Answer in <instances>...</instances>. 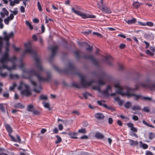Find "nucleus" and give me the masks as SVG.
I'll use <instances>...</instances> for the list:
<instances>
[{"label": "nucleus", "instance_id": "nucleus-1", "mask_svg": "<svg viewBox=\"0 0 155 155\" xmlns=\"http://www.w3.org/2000/svg\"><path fill=\"white\" fill-rule=\"evenodd\" d=\"M31 43L29 42L25 43V44L24 45L26 49L25 50L24 53L25 54L27 53H29L32 55L35 61V65L36 68L38 69V71H35L33 69L27 70H23V72L26 73L28 75V78L34 86V91L36 93H39L41 90V86L39 85L38 86L36 82L32 80V77L33 75L35 76L37 78L38 81L39 82H41L50 81L51 79V76L50 73L47 72L46 78H43L41 76V73L42 72L44 71V69L42 67L40 58L37 56V53L31 47Z\"/></svg>", "mask_w": 155, "mask_h": 155}, {"label": "nucleus", "instance_id": "nucleus-2", "mask_svg": "<svg viewBox=\"0 0 155 155\" xmlns=\"http://www.w3.org/2000/svg\"><path fill=\"white\" fill-rule=\"evenodd\" d=\"M3 36V38L1 37V48L3 45L2 40L3 39L6 41L5 51L1 57V69H6L8 71H11L15 69L16 68L15 61L17 60L15 56L10 57L9 55V48L10 45L9 40L11 38L13 37L14 33L13 31H12L8 34L6 31H4Z\"/></svg>", "mask_w": 155, "mask_h": 155}, {"label": "nucleus", "instance_id": "nucleus-3", "mask_svg": "<svg viewBox=\"0 0 155 155\" xmlns=\"http://www.w3.org/2000/svg\"><path fill=\"white\" fill-rule=\"evenodd\" d=\"M54 69L59 73L63 72L67 74L68 73L78 75L81 79V84L74 83L73 86L77 88H85L88 86H91L94 82V81H88L85 80V77L82 75L81 74L78 72L77 69L75 68L74 65L71 63L68 64V68L64 70H62L56 66H54Z\"/></svg>", "mask_w": 155, "mask_h": 155}, {"label": "nucleus", "instance_id": "nucleus-4", "mask_svg": "<svg viewBox=\"0 0 155 155\" xmlns=\"http://www.w3.org/2000/svg\"><path fill=\"white\" fill-rule=\"evenodd\" d=\"M115 87L118 88L119 89L117 90V93L120 94L122 96H126L128 97H134V100H138L142 98V96L140 94H135V91L138 90L139 87L137 84L135 85V88H132L127 86H125L123 89L121 88L118 83L115 86Z\"/></svg>", "mask_w": 155, "mask_h": 155}, {"label": "nucleus", "instance_id": "nucleus-5", "mask_svg": "<svg viewBox=\"0 0 155 155\" xmlns=\"http://www.w3.org/2000/svg\"><path fill=\"white\" fill-rule=\"evenodd\" d=\"M82 8L79 6L76 5L74 7H72V12L78 15L81 17L82 18H95L96 16L88 14H85L81 12L80 10H82Z\"/></svg>", "mask_w": 155, "mask_h": 155}, {"label": "nucleus", "instance_id": "nucleus-6", "mask_svg": "<svg viewBox=\"0 0 155 155\" xmlns=\"http://www.w3.org/2000/svg\"><path fill=\"white\" fill-rule=\"evenodd\" d=\"M103 2V1L102 2L101 1L100 3L97 4L99 8L104 13H110L111 12L110 11L107 7L105 6Z\"/></svg>", "mask_w": 155, "mask_h": 155}, {"label": "nucleus", "instance_id": "nucleus-7", "mask_svg": "<svg viewBox=\"0 0 155 155\" xmlns=\"http://www.w3.org/2000/svg\"><path fill=\"white\" fill-rule=\"evenodd\" d=\"M4 126L6 130L8 133V135L11 138L12 140L14 142H16L17 141L15 137L11 135V133L12 132V129L10 126L9 124H5Z\"/></svg>", "mask_w": 155, "mask_h": 155}, {"label": "nucleus", "instance_id": "nucleus-8", "mask_svg": "<svg viewBox=\"0 0 155 155\" xmlns=\"http://www.w3.org/2000/svg\"><path fill=\"white\" fill-rule=\"evenodd\" d=\"M83 58L85 59H90L94 65L97 67L99 66V61L95 60L93 56L91 55H85L83 56Z\"/></svg>", "mask_w": 155, "mask_h": 155}, {"label": "nucleus", "instance_id": "nucleus-9", "mask_svg": "<svg viewBox=\"0 0 155 155\" xmlns=\"http://www.w3.org/2000/svg\"><path fill=\"white\" fill-rule=\"evenodd\" d=\"M103 61L106 62L108 65L112 66V64L111 62V60L112 58L110 56H104Z\"/></svg>", "mask_w": 155, "mask_h": 155}, {"label": "nucleus", "instance_id": "nucleus-10", "mask_svg": "<svg viewBox=\"0 0 155 155\" xmlns=\"http://www.w3.org/2000/svg\"><path fill=\"white\" fill-rule=\"evenodd\" d=\"M30 87H28L24 90L21 91V94L26 96H30L31 94V93L30 91Z\"/></svg>", "mask_w": 155, "mask_h": 155}, {"label": "nucleus", "instance_id": "nucleus-11", "mask_svg": "<svg viewBox=\"0 0 155 155\" xmlns=\"http://www.w3.org/2000/svg\"><path fill=\"white\" fill-rule=\"evenodd\" d=\"M58 49V47L57 46H54V47H50L49 48V49L51 51V58H52L54 57L55 55L56 54V51Z\"/></svg>", "mask_w": 155, "mask_h": 155}, {"label": "nucleus", "instance_id": "nucleus-12", "mask_svg": "<svg viewBox=\"0 0 155 155\" xmlns=\"http://www.w3.org/2000/svg\"><path fill=\"white\" fill-rule=\"evenodd\" d=\"M28 87H29V86L23 83H21L18 87V89L21 91L22 90L25 89Z\"/></svg>", "mask_w": 155, "mask_h": 155}, {"label": "nucleus", "instance_id": "nucleus-13", "mask_svg": "<svg viewBox=\"0 0 155 155\" xmlns=\"http://www.w3.org/2000/svg\"><path fill=\"white\" fill-rule=\"evenodd\" d=\"M127 125L128 127L130 128V130L133 132H137V128L134 127L133 123L130 122L128 123L127 124Z\"/></svg>", "mask_w": 155, "mask_h": 155}, {"label": "nucleus", "instance_id": "nucleus-14", "mask_svg": "<svg viewBox=\"0 0 155 155\" xmlns=\"http://www.w3.org/2000/svg\"><path fill=\"white\" fill-rule=\"evenodd\" d=\"M9 13L7 10L5 8L2 9V12H1V16L2 17H4L6 15L8 16V15Z\"/></svg>", "mask_w": 155, "mask_h": 155}, {"label": "nucleus", "instance_id": "nucleus-15", "mask_svg": "<svg viewBox=\"0 0 155 155\" xmlns=\"http://www.w3.org/2000/svg\"><path fill=\"white\" fill-rule=\"evenodd\" d=\"M94 116L97 119L99 120L103 119L104 118V116L101 113H97L94 114Z\"/></svg>", "mask_w": 155, "mask_h": 155}, {"label": "nucleus", "instance_id": "nucleus-16", "mask_svg": "<svg viewBox=\"0 0 155 155\" xmlns=\"http://www.w3.org/2000/svg\"><path fill=\"white\" fill-rule=\"evenodd\" d=\"M100 76L101 78L104 80L107 79L108 77V75L104 71L101 72L100 74Z\"/></svg>", "mask_w": 155, "mask_h": 155}, {"label": "nucleus", "instance_id": "nucleus-17", "mask_svg": "<svg viewBox=\"0 0 155 155\" xmlns=\"http://www.w3.org/2000/svg\"><path fill=\"white\" fill-rule=\"evenodd\" d=\"M130 145L132 146H136L138 145V142L137 141H134L131 139H129Z\"/></svg>", "mask_w": 155, "mask_h": 155}, {"label": "nucleus", "instance_id": "nucleus-18", "mask_svg": "<svg viewBox=\"0 0 155 155\" xmlns=\"http://www.w3.org/2000/svg\"><path fill=\"white\" fill-rule=\"evenodd\" d=\"M114 100L118 102L119 105L120 106L122 105L124 103V101L120 100V98L118 97H115L114 98Z\"/></svg>", "mask_w": 155, "mask_h": 155}, {"label": "nucleus", "instance_id": "nucleus-19", "mask_svg": "<svg viewBox=\"0 0 155 155\" xmlns=\"http://www.w3.org/2000/svg\"><path fill=\"white\" fill-rule=\"evenodd\" d=\"M139 146L140 147H142L144 149H146L148 147V145L147 144L143 143L141 141L139 142Z\"/></svg>", "mask_w": 155, "mask_h": 155}, {"label": "nucleus", "instance_id": "nucleus-20", "mask_svg": "<svg viewBox=\"0 0 155 155\" xmlns=\"http://www.w3.org/2000/svg\"><path fill=\"white\" fill-rule=\"evenodd\" d=\"M95 136L98 139H103L104 137V136L99 132L97 133Z\"/></svg>", "mask_w": 155, "mask_h": 155}, {"label": "nucleus", "instance_id": "nucleus-21", "mask_svg": "<svg viewBox=\"0 0 155 155\" xmlns=\"http://www.w3.org/2000/svg\"><path fill=\"white\" fill-rule=\"evenodd\" d=\"M35 109V108L32 105H28V106L27 110L28 111L33 112Z\"/></svg>", "mask_w": 155, "mask_h": 155}, {"label": "nucleus", "instance_id": "nucleus-22", "mask_svg": "<svg viewBox=\"0 0 155 155\" xmlns=\"http://www.w3.org/2000/svg\"><path fill=\"white\" fill-rule=\"evenodd\" d=\"M9 78L12 79H18L19 78V76L17 74H11L9 75Z\"/></svg>", "mask_w": 155, "mask_h": 155}, {"label": "nucleus", "instance_id": "nucleus-23", "mask_svg": "<svg viewBox=\"0 0 155 155\" xmlns=\"http://www.w3.org/2000/svg\"><path fill=\"white\" fill-rule=\"evenodd\" d=\"M136 21V19L135 18H133L126 21V22L129 25H130L135 23Z\"/></svg>", "mask_w": 155, "mask_h": 155}, {"label": "nucleus", "instance_id": "nucleus-24", "mask_svg": "<svg viewBox=\"0 0 155 155\" xmlns=\"http://www.w3.org/2000/svg\"><path fill=\"white\" fill-rule=\"evenodd\" d=\"M15 108H18L20 109L23 108H24L25 106L20 104V103H17L14 106Z\"/></svg>", "mask_w": 155, "mask_h": 155}, {"label": "nucleus", "instance_id": "nucleus-25", "mask_svg": "<svg viewBox=\"0 0 155 155\" xmlns=\"http://www.w3.org/2000/svg\"><path fill=\"white\" fill-rule=\"evenodd\" d=\"M146 37L147 39H149L150 40L153 39L154 38V35L152 33L147 34L146 35Z\"/></svg>", "mask_w": 155, "mask_h": 155}, {"label": "nucleus", "instance_id": "nucleus-26", "mask_svg": "<svg viewBox=\"0 0 155 155\" xmlns=\"http://www.w3.org/2000/svg\"><path fill=\"white\" fill-rule=\"evenodd\" d=\"M20 1L19 0H14L13 1L11 2L10 3V5L12 6H13L15 4H18L19 3Z\"/></svg>", "mask_w": 155, "mask_h": 155}, {"label": "nucleus", "instance_id": "nucleus-27", "mask_svg": "<svg viewBox=\"0 0 155 155\" xmlns=\"http://www.w3.org/2000/svg\"><path fill=\"white\" fill-rule=\"evenodd\" d=\"M148 137L149 139L152 140L155 137V134L153 132H150L148 134Z\"/></svg>", "mask_w": 155, "mask_h": 155}, {"label": "nucleus", "instance_id": "nucleus-28", "mask_svg": "<svg viewBox=\"0 0 155 155\" xmlns=\"http://www.w3.org/2000/svg\"><path fill=\"white\" fill-rule=\"evenodd\" d=\"M105 102V101H97V103L100 106H103L104 107H107V104H103L102 103V102Z\"/></svg>", "mask_w": 155, "mask_h": 155}, {"label": "nucleus", "instance_id": "nucleus-29", "mask_svg": "<svg viewBox=\"0 0 155 155\" xmlns=\"http://www.w3.org/2000/svg\"><path fill=\"white\" fill-rule=\"evenodd\" d=\"M132 105V103L131 102L127 101L124 104V107L127 109L129 108Z\"/></svg>", "mask_w": 155, "mask_h": 155}, {"label": "nucleus", "instance_id": "nucleus-30", "mask_svg": "<svg viewBox=\"0 0 155 155\" xmlns=\"http://www.w3.org/2000/svg\"><path fill=\"white\" fill-rule=\"evenodd\" d=\"M25 23L26 25L29 28L30 30H32L33 29V27L31 23L27 21H26Z\"/></svg>", "mask_w": 155, "mask_h": 155}, {"label": "nucleus", "instance_id": "nucleus-31", "mask_svg": "<svg viewBox=\"0 0 155 155\" xmlns=\"http://www.w3.org/2000/svg\"><path fill=\"white\" fill-rule=\"evenodd\" d=\"M56 137L57 138V140L55 141V143L56 144L59 143L61 142L62 139L58 135H56Z\"/></svg>", "mask_w": 155, "mask_h": 155}, {"label": "nucleus", "instance_id": "nucleus-32", "mask_svg": "<svg viewBox=\"0 0 155 155\" xmlns=\"http://www.w3.org/2000/svg\"><path fill=\"white\" fill-rule=\"evenodd\" d=\"M133 110H141V107L140 106H134L131 108Z\"/></svg>", "mask_w": 155, "mask_h": 155}, {"label": "nucleus", "instance_id": "nucleus-33", "mask_svg": "<svg viewBox=\"0 0 155 155\" xmlns=\"http://www.w3.org/2000/svg\"><path fill=\"white\" fill-rule=\"evenodd\" d=\"M5 107H6V105L1 104V110L3 113H5Z\"/></svg>", "mask_w": 155, "mask_h": 155}, {"label": "nucleus", "instance_id": "nucleus-34", "mask_svg": "<svg viewBox=\"0 0 155 155\" xmlns=\"http://www.w3.org/2000/svg\"><path fill=\"white\" fill-rule=\"evenodd\" d=\"M142 123L143 124L147 126V127H151L153 128H155L154 126L146 122L145 120H143L142 121Z\"/></svg>", "mask_w": 155, "mask_h": 155}, {"label": "nucleus", "instance_id": "nucleus-35", "mask_svg": "<svg viewBox=\"0 0 155 155\" xmlns=\"http://www.w3.org/2000/svg\"><path fill=\"white\" fill-rule=\"evenodd\" d=\"M78 45L82 47H86L88 45V44L86 42H79L78 43Z\"/></svg>", "mask_w": 155, "mask_h": 155}, {"label": "nucleus", "instance_id": "nucleus-36", "mask_svg": "<svg viewBox=\"0 0 155 155\" xmlns=\"http://www.w3.org/2000/svg\"><path fill=\"white\" fill-rule=\"evenodd\" d=\"M142 98L145 101H151L152 100V98L148 97H144L142 96Z\"/></svg>", "mask_w": 155, "mask_h": 155}, {"label": "nucleus", "instance_id": "nucleus-37", "mask_svg": "<svg viewBox=\"0 0 155 155\" xmlns=\"http://www.w3.org/2000/svg\"><path fill=\"white\" fill-rule=\"evenodd\" d=\"M108 91L106 89L105 90L103 91H102V92L104 96H108L109 95L108 93Z\"/></svg>", "mask_w": 155, "mask_h": 155}, {"label": "nucleus", "instance_id": "nucleus-38", "mask_svg": "<svg viewBox=\"0 0 155 155\" xmlns=\"http://www.w3.org/2000/svg\"><path fill=\"white\" fill-rule=\"evenodd\" d=\"M16 85L17 84L15 83H13L12 84V86H10L9 87L10 90L11 91H13Z\"/></svg>", "mask_w": 155, "mask_h": 155}, {"label": "nucleus", "instance_id": "nucleus-39", "mask_svg": "<svg viewBox=\"0 0 155 155\" xmlns=\"http://www.w3.org/2000/svg\"><path fill=\"white\" fill-rule=\"evenodd\" d=\"M133 6L135 8H137L140 6L138 2H135L133 3Z\"/></svg>", "mask_w": 155, "mask_h": 155}, {"label": "nucleus", "instance_id": "nucleus-40", "mask_svg": "<svg viewBox=\"0 0 155 155\" xmlns=\"http://www.w3.org/2000/svg\"><path fill=\"white\" fill-rule=\"evenodd\" d=\"M42 103L44 106V107L45 108H47L49 110H50V105L48 103H45V102H44Z\"/></svg>", "mask_w": 155, "mask_h": 155}, {"label": "nucleus", "instance_id": "nucleus-41", "mask_svg": "<svg viewBox=\"0 0 155 155\" xmlns=\"http://www.w3.org/2000/svg\"><path fill=\"white\" fill-rule=\"evenodd\" d=\"M146 25H147L149 27L153 26V23L152 22L148 21L146 23Z\"/></svg>", "mask_w": 155, "mask_h": 155}, {"label": "nucleus", "instance_id": "nucleus-42", "mask_svg": "<svg viewBox=\"0 0 155 155\" xmlns=\"http://www.w3.org/2000/svg\"><path fill=\"white\" fill-rule=\"evenodd\" d=\"M149 87L152 90H154L155 89V83L151 84L150 85Z\"/></svg>", "mask_w": 155, "mask_h": 155}, {"label": "nucleus", "instance_id": "nucleus-43", "mask_svg": "<svg viewBox=\"0 0 155 155\" xmlns=\"http://www.w3.org/2000/svg\"><path fill=\"white\" fill-rule=\"evenodd\" d=\"M37 5L39 10L40 11H41L42 10V8L39 1L38 2Z\"/></svg>", "mask_w": 155, "mask_h": 155}, {"label": "nucleus", "instance_id": "nucleus-44", "mask_svg": "<svg viewBox=\"0 0 155 155\" xmlns=\"http://www.w3.org/2000/svg\"><path fill=\"white\" fill-rule=\"evenodd\" d=\"M11 21L8 17L4 20V21L5 24L6 25H8L9 23V21Z\"/></svg>", "mask_w": 155, "mask_h": 155}, {"label": "nucleus", "instance_id": "nucleus-45", "mask_svg": "<svg viewBox=\"0 0 155 155\" xmlns=\"http://www.w3.org/2000/svg\"><path fill=\"white\" fill-rule=\"evenodd\" d=\"M92 88L94 90H97L99 91H100V87L98 85L93 86Z\"/></svg>", "mask_w": 155, "mask_h": 155}, {"label": "nucleus", "instance_id": "nucleus-46", "mask_svg": "<svg viewBox=\"0 0 155 155\" xmlns=\"http://www.w3.org/2000/svg\"><path fill=\"white\" fill-rule=\"evenodd\" d=\"M20 64L19 66V68L21 69L23 68L24 67V64L22 62V60L21 59L20 60Z\"/></svg>", "mask_w": 155, "mask_h": 155}, {"label": "nucleus", "instance_id": "nucleus-47", "mask_svg": "<svg viewBox=\"0 0 155 155\" xmlns=\"http://www.w3.org/2000/svg\"><path fill=\"white\" fill-rule=\"evenodd\" d=\"M78 132L80 133L84 134L86 133V130L85 128H82L79 130Z\"/></svg>", "mask_w": 155, "mask_h": 155}, {"label": "nucleus", "instance_id": "nucleus-48", "mask_svg": "<svg viewBox=\"0 0 155 155\" xmlns=\"http://www.w3.org/2000/svg\"><path fill=\"white\" fill-rule=\"evenodd\" d=\"M40 99H43V100H47L48 97L46 96H45L44 95H41L40 97Z\"/></svg>", "mask_w": 155, "mask_h": 155}, {"label": "nucleus", "instance_id": "nucleus-49", "mask_svg": "<svg viewBox=\"0 0 155 155\" xmlns=\"http://www.w3.org/2000/svg\"><path fill=\"white\" fill-rule=\"evenodd\" d=\"M146 53L147 54L150 56H152L153 55V53L148 50H146Z\"/></svg>", "mask_w": 155, "mask_h": 155}, {"label": "nucleus", "instance_id": "nucleus-50", "mask_svg": "<svg viewBox=\"0 0 155 155\" xmlns=\"http://www.w3.org/2000/svg\"><path fill=\"white\" fill-rule=\"evenodd\" d=\"M88 47L86 48V50L87 51H91L93 49V47L90 46L88 44L87 45Z\"/></svg>", "mask_w": 155, "mask_h": 155}, {"label": "nucleus", "instance_id": "nucleus-51", "mask_svg": "<svg viewBox=\"0 0 155 155\" xmlns=\"http://www.w3.org/2000/svg\"><path fill=\"white\" fill-rule=\"evenodd\" d=\"M93 34L94 35L97 36L99 37H102V35L101 34L99 33L98 32H93Z\"/></svg>", "mask_w": 155, "mask_h": 155}, {"label": "nucleus", "instance_id": "nucleus-52", "mask_svg": "<svg viewBox=\"0 0 155 155\" xmlns=\"http://www.w3.org/2000/svg\"><path fill=\"white\" fill-rule=\"evenodd\" d=\"M11 12H12L13 14L14 15H16L18 13L17 8H15V10L14 11H11Z\"/></svg>", "mask_w": 155, "mask_h": 155}, {"label": "nucleus", "instance_id": "nucleus-53", "mask_svg": "<svg viewBox=\"0 0 155 155\" xmlns=\"http://www.w3.org/2000/svg\"><path fill=\"white\" fill-rule=\"evenodd\" d=\"M8 75V74L7 72L2 73L1 72V77H5Z\"/></svg>", "mask_w": 155, "mask_h": 155}, {"label": "nucleus", "instance_id": "nucleus-54", "mask_svg": "<svg viewBox=\"0 0 155 155\" xmlns=\"http://www.w3.org/2000/svg\"><path fill=\"white\" fill-rule=\"evenodd\" d=\"M119 69L120 70L122 71L124 69L123 66L121 64H119L118 65Z\"/></svg>", "mask_w": 155, "mask_h": 155}, {"label": "nucleus", "instance_id": "nucleus-55", "mask_svg": "<svg viewBox=\"0 0 155 155\" xmlns=\"http://www.w3.org/2000/svg\"><path fill=\"white\" fill-rule=\"evenodd\" d=\"M145 155H153V153L151 151L147 150L145 152Z\"/></svg>", "mask_w": 155, "mask_h": 155}, {"label": "nucleus", "instance_id": "nucleus-56", "mask_svg": "<svg viewBox=\"0 0 155 155\" xmlns=\"http://www.w3.org/2000/svg\"><path fill=\"white\" fill-rule=\"evenodd\" d=\"M98 83L99 84L104 85L105 84V83L101 80H99L98 81Z\"/></svg>", "mask_w": 155, "mask_h": 155}, {"label": "nucleus", "instance_id": "nucleus-57", "mask_svg": "<svg viewBox=\"0 0 155 155\" xmlns=\"http://www.w3.org/2000/svg\"><path fill=\"white\" fill-rule=\"evenodd\" d=\"M143 110L146 112H148L149 111V110L148 107H144L143 109Z\"/></svg>", "mask_w": 155, "mask_h": 155}, {"label": "nucleus", "instance_id": "nucleus-58", "mask_svg": "<svg viewBox=\"0 0 155 155\" xmlns=\"http://www.w3.org/2000/svg\"><path fill=\"white\" fill-rule=\"evenodd\" d=\"M3 96L5 97L8 98L9 96V94L8 92H6L4 93Z\"/></svg>", "mask_w": 155, "mask_h": 155}, {"label": "nucleus", "instance_id": "nucleus-59", "mask_svg": "<svg viewBox=\"0 0 155 155\" xmlns=\"http://www.w3.org/2000/svg\"><path fill=\"white\" fill-rule=\"evenodd\" d=\"M74 53L76 55V57L77 59H78L80 58V55L78 51H75Z\"/></svg>", "mask_w": 155, "mask_h": 155}, {"label": "nucleus", "instance_id": "nucleus-60", "mask_svg": "<svg viewBox=\"0 0 155 155\" xmlns=\"http://www.w3.org/2000/svg\"><path fill=\"white\" fill-rule=\"evenodd\" d=\"M11 21L14 18L13 15L11 14L9 16L7 17Z\"/></svg>", "mask_w": 155, "mask_h": 155}, {"label": "nucleus", "instance_id": "nucleus-61", "mask_svg": "<svg viewBox=\"0 0 155 155\" xmlns=\"http://www.w3.org/2000/svg\"><path fill=\"white\" fill-rule=\"evenodd\" d=\"M32 112L35 115H38L40 114V112L38 111L35 110H33V111Z\"/></svg>", "mask_w": 155, "mask_h": 155}, {"label": "nucleus", "instance_id": "nucleus-62", "mask_svg": "<svg viewBox=\"0 0 155 155\" xmlns=\"http://www.w3.org/2000/svg\"><path fill=\"white\" fill-rule=\"evenodd\" d=\"M41 32L43 33L45 32V28L44 25H42L41 26Z\"/></svg>", "mask_w": 155, "mask_h": 155}, {"label": "nucleus", "instance_id": "nucleus-63", "mask_svg": "<svg viewBox=\"0 0 155 155\" xmlns=\"http://www.w3.org/2000/svg\"><path fill=\"white\" fill-rule=\"evenodd\" d=\"M16 137H17V140H16L15 139V140L17 141L16 142H18V143H20L21 142V139H20V137L18 135H17Z\"/></svg>", "mask_w": 155, "mask_h": 155}, {"label": "nucleus", "instance_id": "nucleus-64", "mask_svg": "<svg viewBox=\"0 0 155 155\" xmlns=\"http://www.w3.org/2000/svg\"><path fill=\"white\" fill-rule=\"evenodd\" d=\"M132 119L135 121H137L138 120V117L136 116L133 115L132 117Z\"/></svg>", "mask_w": 155, "mask_h": 155}]
</instances>
